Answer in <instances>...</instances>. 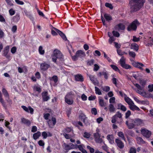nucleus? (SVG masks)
Listing matches in <instances>:
<instances>
[{
    "label": "nucleus",
    "instance_id": "f257e3e1",
    "mask_svg": "<svg viewBox=\"0 0 153 153\" xmlns=\"http://www.w3.org/2000/svg\"><path fill=\"white\" fill-rule=\"evenodd\" d=\"M145 0H131L130 4L131 11H136L139 10L143 5Z\"/></svg>",
    "mask_w": 153,
    "mask_h": 153
},
{
    "label": "nucleus",
    "instance_id": "f03ea898",
    "mask_svg": "<svg viewBox=\"0 0 153 153\" xmlns=\"http://www.w3.org/2000/svg\"><path fill=\"white\" fill-rule=\"evenodd\" d=\"M134 85L137 88L135 90L137 93L144 97L148 98L150 97L148 94L146 92L144 86H140L138 84H134Z\"/></svg>",
    "mask_w": 153,
    "mask_h": 153
},
{
    "label": "nucleus",
    "instance_id": "7ed1b4c3",
    "mask_svg": "<svg viewBox=\"0 0 153 153\" xmlns=\"http://www.w3.org/2000/svg\"><path fill=\"white\" fill-rule=\"evenodd\" d=\"M52 61L55 63H56V60L58 59L60 60H62L63 59V56L60 51L55 49L53 51V53L52 56Z\"/></svg>",
    "mask_w": 153,
    "mask_h": 153
},
{
    "label": "nucleus",
    "instance_id": "20e7f679",
    "mask_svg": "<svg viewBox=\"0 0 153 153\" xmlns=\"http://www.w3.org/2000/svg\"><path fill=\"white\" fill-rule=\"evenodd\" d=\"M139 25L140 23L137 20H135L128 26L127 28V30L128 31H135L137 29V26Z\"/></svg>",
    "mask_w": 153,
    "mask_h": 153
},
{
    "label": "nucleus",
    "instance_id": "39448f33",
    "mask_svg": "<svg viewBox=\"0 0 153 153\" xmlns=\"http://www.w3.org/2000/svg\"><path fill=\"white\" fill-rule=\"evenodd\" d=\"M71 92L65 96V101L66 103L68 105H71L73 102V101L72 100Z\"/></svg>",
    "mask_w": 153,
    "mask_h": 153
},
{
    "label": "nucleus",
    "instance_id": "423d86ee",
    "mask_svg": "<svg viewBox=\"0 0 153 153\" xmlns=\"http://www.w3.org/2000/svg\"><path fill=\"white\" fill-rule=\"evenodd\" d=\"M141 132L143 135L146 138H149L152 134L151 131L145 129H142Z\"/></svg>",
    "mask_w": 153,
    "mask_h": 153
},
{
    "label": "nucleus",
    "instance_id": "0eeeda50",
    "mask_svg": "<svg viewBox=\"0 0 153 153\" xmlns=\"http://www.w3.org/2000/svg\"><path fill=\"white\" fill-rule=\"evenodd\" d=\"M85 56V54L84 52L82 51L79 50L76 52L75 55L72 57V59L75 60L78 58L84 57Z\"/></svg>",
    "mask_w": 153,
    "mask_h": 153
},
{
    "label": "nucleus",
    "instance_id": "6e6552de",
    "mask_svg": "<svg viewBox=\"0 0 153 153\" xmlns=\"http://www.w3.org/2000/svg\"><path fill=\"white\" fill-rule=\"evenodd\" d=\"M63 147L65 150L68 151L69 150L76 148V146L72 143L67 144L64 143L63 145Z\"/></svg>",
    "mask_w": 153,
    "mask_h": 153
},
{
    "label": "nucleus",
    "instance_id": "1a4fd4ad",
    "mask_svg": "<svg viewBox=\"0 0 153 153\" xmlns=\"http://www.w3.org/2000/svg\"><path fill=\"white\" fill-rule=\"evenodd\" d=\"M126 124L129 129H132L135 127L134 119H129L126 121Z\"/></svg>",
    "mask_w": 153,
    "mask_h": 153
},
{
    "label": "nucleus",
    "instance_id": "9d476101",
    "mask_svg": "<svg viewBox=\"0 0 153 153\" xmlns=\"http://www.w3.org/2000/svg\"><path fill=\"white\" fill-rule=\"evenodd\" d=\"M88 76L90 80L95 85H98V82L94 75L89 74L88 75Z\"/></svg>",
    "mask_w": 153,
    "mask_h": 153
},
{
    "label": "nucleus",
    "instance_id": "9b49d317",
    "mask_svg": "<svg viewBox=\"0 0 153 153\" xmlns=\"http://www.w3.org/2000/svg\"><path fill=\"white\" fill-rule=\"evenodd\" d=\"M40 67L41 70L45 71L47 70L50 67V65L47 63L46 62H44L40 64Z\"/></svg>",
    "mask_w": 153,
    "mask_h": 153
},
{
    "label": "nucleus",
    "instance_id": "f8f14e48",
    "mask_svg": "<svg viewBox=\"0 0 153 153\" xmlns=\"http://www.w3.org/2000/svg\"><path fill=\"white\" fill-rule=\"evenodd\" d=\"M135 127L136 126H142L143 124V120L139 118L134 119Z\"/></svg>",
    "mask_w": 153,
    "mask_h": 153
},
{
    "label": "nucleus",
    "instance_id": "ddd939ff",
    "mask_svg": "<svg viewBox=\"0 0 153 153\" xmlns=\"http://www.w3.org/2000/svg\"><path fill=\"white\" fill-rule=\"evenodd\" d=\"M22 108L26 112L28 113L30 112L31 114H33V109L30 106H29L28 108L25 106H22Z\"/></svg>",
    "mask_w": 153,
    "mask_h": 153
},
{
    "label": "nucleus",
    "instance_id": "4468645a",
    "mask_svg": "<svg viewBox=\"0 0 153 153\" xmlns=\"http://www.w3.org/2000/svg\"><path fill=\"white\" fill-rule=\"evenodd\" d=\"M132 64L134 66L139 68L141 70H143L142 67L144 66V65L142 63L138 62H132Z\"/></svg>",
    "mask_w": 153,
    "mask_h": 153
},
{
    "label": "nucleus",
    "instance_id": "2eb2a0df",
    "mask_svg": "<svg viewBox=\"0 0 153 153\" xmlns=\"http://www.w3.org/2000/svg\"><path fill=\"white\" fill-rule=\"evenodd\" d=\"M115 141L117 146L120 149H123L124 146L123 143L119 139H116Z\"/></svg>",
    "mask_w": 153,
    "mask_h": 153
},
{
    "label": "nucleus",
    "instance_id": "dca6fc26",
    "mask_svg": "<svg viewBox=\"0 0 153 153\" xmlns=\"http://www.w3.org/2000/svg\"><path fill=\"white\" fill-rule=\"evenodd\" d=\"M21 120L22 123L28 126H30L31 123V122L30 120L24 118H22Z\"/></svg>",
    "mask_w": 153,
    "mask_h": 153
},
{
    "label": "nucleus",
    "instance_id": "f3484780",
    "mask_svg": "<svg viewBox=\"0 0 153 153\" xmlns=\"http://www.w3.org/2000/svg\"><path fill=\"white\" fill-rule=\"evenodd\" d=\"M79 118L85 123H86L87 121V117L84 114L82 113L80 114L79 115Z\"/></svg>",
    "mask_w": 153,
    "mask_h": 153
},
{
    "label": "nucleus",
    "instance_id": "a211bd4d",
    "mask_svg": "<svg viewBox=\"0 0 153 153\" xmlns=\"http://www.w3.org/2000/svg\"><path fill=\"white\" fill-rule=\"evenodd\" d=\"M115 29L116 30H123L125 29V26L123 24L120 23L116 25L114 27Z\"/></svg>",
    "mask_w": 153,
    "mask_h": 153
},
{
    "label": "nucleus",
    "instance_id": "6ab92c4d",
    "mask_svg": "<svg viewBox=\"0 0 153 153\" xmlns=\"http://www.w3.org/2000/svg\"><path fill=\"white\" fill-rule=\"evenodd\" d=\"M43 100L44 101H47L49 99V97L48 96V93L47 92L44 91L42 93Z\"/></svg>",
    "mask_w": 153,
    "mask_h": 153
},
{
    "label": "nucleus",
    "instance_id": "aec40b11",
    "mask_svg": "<svg viewBox=\"0 0 153 153\" xmlns=\"http://www.w3.org/2000/svg\"><path fill=\"white\" fill-rule=\"evenodd\" d=\"M129 107L130 109L133 111H134L135 110L137 111L140 110V108L136 105H135L133 102L129 105Z\"/></svg>",
    "mask_w": 153,
    "mask_h": 153
},
{
    "label": "nucleus",
    "instance_id": "412c9836",
    "mask_svg": "<svg viewBox=\"0 0 153 153\" xmlns=\"http://www.w3.org/2000/svg\"><path fill=\"white\" fill-rule=\"evenodd\" d=\"M144 43L146 46H152L153 45V39L150 37L147 41H145Z\"/></svg>",
    "mask_w": 153,
    "mask_h": 153
},
{
    "label": "nucleus",
    "instance_id": "4be33fe9",
    "mask_svg": "<svg viewBox=\"0 0 153 153\" xmlns=\"http://www.w3.org/2000/svg\"><path fill=\"white\" fill-rule=\"evenodd\" d=\"M107 139L111 144L114 143L113 136L112 135H108L107 137Z\"/></svg>",
    "mask_w": 153,
    "mask_h": 153
},
{
    "label": "nucleus",
    "instance_id": "5701e85b",
    "mask_svg": "<svg viewBox=\"0 0 153 153\" xmlns=\"http://www.w3.org/2000/svg\"><path fill=\"white\" fill-rule=\"evenodd\" d=\"M9 46H7L4 48V50L3 51V55L4 56H6V57H9V56L7 55V54L9 52Z\"/></svg>",
    "mask_w": 153,
    "mask_h": 153
},
{
    "label": "nucleus",
    "instance_id": "b1692460",
    "mask_svg": "<svg viewBox=\"0 0 153 153\" xmlns=\"http://www.w3.org/2000/svg\"><path fill=\"white\" fill-rule=\"evenodd\" d=\"M137 143L138 144H143L145 143V142L140 137H137L136 138Z\"/></svg>",
    "mask_w": 153,
    "mask_h": 153
},
{
    "label": "nucleus",
    "instance_id": "393cba45",
    "mask_svg": "<svg viewBox=\"0 0 153 153\" xmlns=\"http://www.w3.org/2000/svg\"><path fill=\"white\" fill-rule=\"evenodd\" d=\"M75 78L76 81L82 82L83 81L82 76L81 75H76L75 76Z\"/></svg>",
    "mask_w": 153,
    "mask_h": 153
},
{
    "label": "nucleus",
    "instance_id": "a878e982",
    "mask_svg": "<svg viewBox=\"0 0 153 153\" xmlns=\"http://www.w3.org/2000/svg\"><path fill=\"white\" fill-rule=\"evenodd\" d=\"M59 30L56 28L53 27L51 29V34L54 36L57 35V33L59 32Z\"/></svg>",
    "mask_w": 153,
    "mask_h": 153
},
{
    "label": "nucleus",
    "instance_id": "bb28decb",
    "mask_svg": "<svg viewBox=\"0 0 153 153\" xmlns=\"http://www.w3.org/2000/svg\"><path fill=\"white\" fill-rule=\"evenodd\" d=\"M122 67L126 64V58L122 56L119 61Z\"/></svg>",
    "mask_w": 153,
    "mask_h": 153
},
{
    "label": "nucleus",
    "instance_id": "cd10ccee",
    "mask_svg": "<svg viewBox=\"0 0 153 153\" xmlns=\"http://www.w3.org/2000/svg\"><path fill=\"white\" fill-rule=\"evenodd\" d=\"M131 48L133 49L136 51H137L138 50L139 46L137 44L133 43L131 44Z\"/></svg>",
    "mask_w": 153,
    "mask_h": 153
},
{
    "label": "nucleus",
    "instance_id": "c85d7f7f",
    "mask_svg": "<svg viewBox=\"0 0 153 153\" xmlns=\"http://www.w3.org/2000/svg\"><path fill=\"white\" fill-rule=\"evenodd\" d=\"M117 106L118 109H121L123 111H125L126 110V107L120 103L118 104Z\"/></svg>",
    "mask_w": 153,
    "mask_h": 153
},
{
    "label": "nucleus",
    "instance_id": "c756f323",
    "mask_svg": "<svg viewBox=\"0 0 153 153\" xmlns=\"http://www.w3.org/2000/svg\"><path fill=\"white\" fill-rule=\"evenodd\" d=\"M96 132L94 133V136L95 139L100 137V134L99 133V130L97 128L96 130Z\"/></svg>",
    "mask_w": 153,
    "mask_h": 153
},
{
    "label": "nucleus",
    "instance_id": "7c9ffc66",
    "mask_svg": "<svg viewBox=\"0 0 153 153\" xmlns=\"http://www.w3.org/2000/svg\"><path fill=\"white\" fill-rule=\"evenodd\" d=\"M108 108L109 111L111 113L114 112L115 111V108L112 104H110L109 105Z\"/></svg>",
    "mask_w": 153,
    "mask_h": 153
},
{
    "label": "nucleus",
    "instance_id": "2f4dec72",
    "mask_svg": "<svg viewBox=\"0 0 153 153\" xmlns=\"http://www.w3.org/2000/svg\"><path fill=\"white\" fill-rule=\"evenodd\" d=\"M99 103L100 105L102 107L105 106V104L104 100L101 97H99Z\"/></svg>",
    "mask_w": 153,
    "mask_h": 153
},
{
    "label": "nucleus",
    "instance_id": "473e14b6",
    "mask_svg": "<svg viewBox=\"0 0 153 153\" xmlns=\"http://www.w3.org/2000/svg\"><path fill=\"white\" fill-rule=\"evenodd\" d=\"M41 135V133L39 131H37L36 133L33 134V137L34 139L36 140L38 139Z\"/></svg>",
    "mask_w": 153,
    "mask_h": 153
},
{
    "label": "nucleus",
    "instance_id": "72a5a7b5",
    "mask_svg": "<svg viewBox=\"0 0 153 153\" xmlns=\"http://www.w3.org/2000/svg\"><path fill=\"white\" fill-rule=\"evenodd\" d=\"M125 96L124 100L129 105L133 102L129 97L127 96Z\"/></svg>",
    "mask_w": 153,
    "mask_h": 153
},
{
    "label": "nucleus",
    "instance_id": "f704fd0d",
    "mask_svg": "<svg viewBox=\"0 0 153 153\" xmlns=\"http://www.w3.org/2000/svg\"><path fill=\"white\" fill-rule=\"evenodd\" d=\"M2 92L4 97L7 99H9V95L7 91L4 88L2 89Z\"/></svg>",
    "mask_w": 153,
    "mask_h": 153
},
{
    "label": "nucleus",
    "instance_id": "c9c22d12",
    "mask_svg": "<svg viewBox=\"0 0 153 153\" xmlns=\"http://www.w3.org/2000/svg\"><path fill=\"white\" fill-rule=\"evenodd\" d=\"M20 19V16L19 14L16 15L15 16H13V21L14 22H17Z\"/></svg>",
    "mask_w": 153,
    "mask_h": 153
},
{
    "label": "nucleus",
    "instance_id": "e433bc0d",
    "mask_svg": "<svg viewBox=\"0 0 153 153\" xmlns=\"http://www.w3.org/2000/svg\"><path fill=\"white\" fill-rule=\"evenodd\" d=\"M38 50L40 54L42 55L44 54L45 51V50L43 49V48L42 46H40L39 47Z\"/></svg>",
    "mask_w": 153,
    "mask_h": 153
},
{
    "label": "nucleus",
    "instance_id": "4c0bfd02",
    "mask_svg": "<svg viewBox=\"0 0 153 153\" xmlns=\"http://www.w3.org/2000/svg\"><path fill=\"white\" fill-rule=\"evenodd\" d=\"M104 17L107 21H109L112 19L111 16L107 14H105Z\"/></svg>",
    "mask_w": 153,
    "mask_h": 153
},
{
    "label": "nucleus",
    "instance_id": "58836bf2",
    "mask_svg": "<svg viewBox=\"0 0 153 153\" xmlns=\"http://www.w3.org/2000/svg\"><path fill=\"white\" fill-rule=\"evenodd\" d=\"M58 33L60 36L64 40H67L66 37L65 35L61 31L59 30Z\"/></svg>",
    "mask_w": 153,
    "mask_h": 153
},
{
    "label": "nucleus",
    "instance_id": "ea45409f",
    "mask_svg": "<svg viewBox=\"0 0 153 153\" xmlns=\"http://www.w3.org/2000/svg\"><path fill=\"white\" fill-rule=\"evenodd\" d=\"M95 93L99 95L102 94V92L97 87H95Z\"/></svg>",
    "mask_w": 153,
    "mask_h": 153
},
{
    "label": "nucleus",
    "instance_id": "a19ab883",
    "mask_svg": "<svg viewBox=\"0 0 153 153\" xmlns=\"http://www.w3.org/2000/svg\"><path fill=\"white\" fill-rule=\"evenodd\" d=\"M110 66L115 71H118L119 73H120V70H119V68L117 66L112 65H111Z\"/></svg>",
    "mask_w": 153,
    "mask_h": 153
},
{
    "label": "nucleus",
    "instance_id": "79ce46f5",
    "mask_svg": "<svg viewBox=\"0 0 153 153\" xmlns=\"http://www.w3.org/2000/svg\"><path fill=\"white\" fill-rule=\"evenodd\" d=\"M75 145L76 146V148L77 147L81 151H82V150H83L84 148H85V146L83 144H81L79 145Z\"/></svg>",
    "mask_w": 153,
    "mask_h": 153
},
{
    "label": "nucleus",
    "instance_id": "37998d69",
    "mask_svg": "<svg viewBox=\"0 0 153 153\" xmlns=\"http://www.w3.org/2000/svg\"><path fill=\"white\" fill-rule=\"evenodd\" d=\"M102 75L104 76V77L105 79H108V74L107 71H103L102 72Z\"/></svg>",
    "mask_w": 153,
    "mask_h": 153
},
{
    "label": "nucleus",
    "instance_id": "c03bdc74",
    "mask_svg": "<svg viewBox=\"0 0 153 153\" xmlns=\"http://www.w3.org/2000/svg\"><path fill=\"white\" fill-rule=\"evenodd\" d=\"M118 135L119 137L121 138L123 140L125 141V138L123 133L122 132H118Z\"/></svg>",
    "mask_w": 153,
    "mask_h": 153
},
{
    "label": "nucleus",
    "instance_id": "a18cd8bd",
    "mask_svg": "<svg viewBox=\"0 0 153 153\" xmlns=\"http://www.w3.org/2000/svg\"><path fill=\"white\" fill-rule=\"evenodd\" d=\"M34 90L37 91L38 93H40L41 91V88L39 86H35L34 87Z\"/></svg>",
    "mask_w": 153,
    "mask_h": 153
},
{
    "label": "nucleus",
    "instance_id": "49530a36",
    "mask_svg": "<svg viewBox=\"0 0 153 153\" xmlns=\"http://www.w3.org/2000/svg\"><path fill=\"white\" fill-rule=\"evenodd\" d=\"M102 89L104 91L108 92L110 90V88L108 86H105L102 87Z\"/></svg>",
    "mask_w": 153,
    "mask_h": 153
},
{
    "label": "nucleus",
    "instance_id": "de8ad7c7",
    "mask_svg": "<svg viewBox=\"0 0 153 153\" xmlns=\"http://www.w3.org/2000/svg\"><path fill=\"white\" fill-rule=\"evenodd\" d=\"M115 39L114 36H112L111 37H110L108 40L109 43L110 44H112V42L115 41Z\"/></svg>",
    "mask_w": 153,
    "mask_h": 153
},
{
    "label": "nucleus",
    "instance_id": "09e8293b",
    "mask_svg": "<svg viewBox=\"0 0 153 153\" xmlns=\"http://www.w3.org/2000/svg\"><path fill=\"white\" fill-rule=\"evenodd\" d=\"M148 88L149 92H153V84L149 85L148 86Z\"/></svg>",
    "mask_w": 153,
    "mask_h": 153
},
{
    "label": "nucleus",
    "instance_id": "8fccbe9b",
    "mask_svg": "<svg viewBox=\"0 0 153 153\" xmlns=\"http://www.w3.org/2000/svg\"><path fill=\"white\" fill-rule=\"evenodd\" d=\"M38 144L40 146H42L43 147V148L44 147L45 143L44 141L43 140H39L38 142Z\"/></svg>",
    "mask_w": 153,
    "mask_h": 153
},
{
    "label": "nucleus",
    "instance_id": "3c124183",
    "mask_svg": "<svg viewBox=\"0 0 153 153\" xmlns=\"http://www.w3.org/2000/svg\"><path fill=\"white\" fill-rule=\"evenodd\" d=\"M9 12L10 16H13L15 13V11L12 8H11L9 10Z\"/></svg>",
    "mask_w": 153,
    "mask_h": 153
},
{
    "label": "nucleus",
    "instance_id": "603ef678",
    "mask_svg": "<svg viewBox=\"0 0 153 153\" xmlns=\"http://www.w3.org/2000/svg\"><path fill=\"white\" fill-rule=\"evenodd\" d=\"M90 134L89 133L87 132H85L83 135L84 137L87 138H89L90 137Z\"/></svg>",
    "mask_w": 153,
    "mask_h": 153
},
{
    "label": "nucleus",
    "instance_id": "864d4df0",
    "mask_svg": "<svg viewBox=\"0 0 153 153\" xmlns=\"http://www.w3.org/2000/svg\"><path fill=\"white\" fill-rule=\"evenodd\" d=\"M91 112L93 114L96 115L97 114V109L95 108H92L91 110Z\"/></svg>",
    "mask_w": 153,
    "mask_h": 153
},
{
    "label": "nucleus",
    "instance_id": "5fc2aeb1",
    "mask_svg": "<svg viewBox=\"0 0 153 153\" xmlns=\"http://www.w3.org/2000/svg\"><path fill=\"white\" fill-rule=\"evenodd\" d=\"M136 150L135 148L131 147L129 151L130 153H136Z\"/></svg>",
    "mask_w": 153,
    "mask_h": 153
},
{
    "label": "nucleus",
    "instance_id": "6e6d98bb",
    "mask_svg": "<svg viewBox=\"0 0 153 153\" xmlns=\"http://www.w3.org/2000/svg\"><path fill=\"white\" fill-rule=\"evenodd\" d=\"M129 54L130 56L134 58L136 56L135 53L133 51H129Z\"/></svg>",
    "mask_w": 153,
    "mask_h": 153
},
{
    "label": "nucleus",
    "instance_id": "4d7b16f0",
    "mask_svg": "<svg viewBox=\"0 0 153 153\" xmlns=\"http://www.w3.org/2000/svg\"><path fill=\"white\" fill-rule=\"evenodd\" d=\"M122 67L126 69H131V66L130 65L128 64H126L124 65H123V67Z\"/></svg>",
    "mask_w": 153,
    "mask_h": 153
},
{
    "label": "nucleus",
    "instance_id": "13d9d810",
    "mask_svg": "<svg viewBox=\"0 0 153 153\" xmlns=\"http://www.w3.org/2000/svg\"><path fill=\"white\" fill-rule=\"evenodd\" d=\"M132 40L134 42H137L139 41L140 40V38L139 37L137 38L135 36H134L133 37Z\"/></svg>",
    "mask_w": 153,
    "mask_h": 153
},
{
    "label": "nucleus",
    "instance_id": "bf43d9fd",
    "mask_svg": "<svg viewBox=\"0 0 153 153\" xmlns=\"http://www.w3.org/2000/svg\"><path fill=\"white\" fill-rule=\"evenodd\" d=\"M112 33L114 36L117 37H118L120 36V34L118 32L114 30L112 31Z\"/></svg>",
    "mask_w": 153,
    "mask_h": 153
},
{
    "label": "nucleus",
    "instance_id": "052dcab7",
    "mask_svg": "<svg viewBox=\"0 0 153 153\" xmlns=\"http://www.w3.org/2000/svg\"><path fill=\"white\" fill-rule=\"evenodd\" d=\"M105 6L108 7L109 8L111 9H112L113 8V7L112 4L108 3H106L105 4Z\"/></svg>",
    "mask_w": 153,
    "mask_h": 153
},
{
    "label": "nucleus",
    "instance_id": "680f3d73",
    "mask_svg": "<svg viewBox=\"0 0 153 153\" xmlns=\"http://www.w3.org/2000/svg\"><path fill=\"white\" fill-rule=\"evenodd\" d=\"M87 148L88 149L91 153H94V149L91 147L90 146H87Z\"/></svg>",
    "mask_w": 153,
    "mask_h": 153
},
{
    "label": "nucleus",
    "instance_id": "e2e57ef3",
    "mask_svg": "<svg viewBox=\"0 0 153 153\" xmlns=\"http://www.w3.org/2000/svg\"><path fill=\"white\" fill-rule=\"evenodd\" d=\"M131 114V112L130 111L128 110L126 113L125 117L126 118H128Z\"/></svg>",
    "mask_w": 153,
    "mask_h": 153
},
{
    "label": "nucleus",
    "instance_id": "0e129e2a",
    "mask_svg": "<svg viewBox=\"0 0 153 153\" xmlns=\"http://www.w3.org/2000/svg\"><path fill=\"white\" fill-rule=\"evenodd\" d=\"M17 29V26L16 25L13 26L11 29V30L13 32L15 33L16 32Z\"/></svg>",
    "mask_w": 153,
    "mask_h": 153
},
{
    "label": "nucleus",
    "instance_id": "69168bd1",
    "mask_svg": "<svg viewBox=\"0 0 153 153\" xmlns=\"http://www.w3.org/2000/svg\"><path fill=\"white\" fill-rule=\"evenodd\" d=\"M7 4L10 6H12L13 5L11 0H5Z\"/></svg>",
    "mask_w": 153,
    "mask_h": 153
},
{
    "label": "nucleus",
    "instance_id": "338daca9",
    "mask_svg": "<svg viewBox=\"0 0 153 153\" xmlns=\"http://www.w3.org/2000/svg\"><path fill=\"white\" fill-rule=\"evenodd\" d=\"M95 141L97 143H101L102 142V138H100V137H99L95 139Z\"/></svg>",
    "mask_w": 153,
    "mask_h": 153
},
{
    "label": "nucleus",
    "instance_id": "774afa93",
    "mask_svg": "<svg viewBox=\"0 0 153 153\" xmlns=\"http://www.w3.org/2000/svg\"><path fill=\"white\" fill-rule=\"evenodd\" d=\"M116 118L117 117L119 118H121L122 117V114L120 113L119 112H117L116 114L114 115Z\"/></svg>",
    "mask_w": 153,
    "mask_h": 153
}]
</instances>
